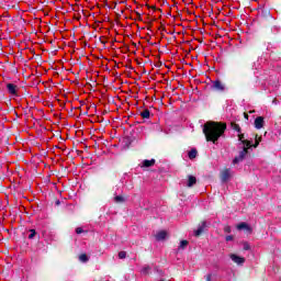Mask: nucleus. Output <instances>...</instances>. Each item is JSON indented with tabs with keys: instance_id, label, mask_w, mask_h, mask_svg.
<instances>
[{
	"instance_id": "1",
	"label": "nucleus",
	"mask_w": 281,
	"mask_h": 281,
	"mask_svg": "<svg viewBox=\"0 0 281 281\" xmlns=\"http://www.w3.org/2000/svg\"><path fill=\"white\" fill-rule=\"evenodd\" d=\"M225 131H227V124L225 123L210 121L203 126V133L206 142H213L214 144L218 142V138L225 135Z\"/></svg>"
},
{
	"instance_id": "2",
	"label": "nucleus",
	"mask_w": 281,
	"mask_h": 281,
	"mask_svg": "<svg viewBox=\"0 0 281 281\" xmlns=\"http://www.w3.org/2000/svg\"><path fill=\"white\" fill-rule=\"evenodd\" d=\"M249 148L251 147L243 146V149L239 151V155L233 159V164L235 166L236 164H240V161H243L247 157Z\"/></svg>"
},
{
	"instance_id": "3",
	"label": "nucleus",
	"mask_w": 281,
	"mask_h": 281,
	"mask_svg": "<svg viewBox=\"0 0 281 281\" xmlns=\"http://www.w3.org/2000/svg\"><path fill=\"white\" fill-rule=\"evenodd\" d=\"M212 89L215 91H225V85L221 80H215L212 82Z\"/></svg>"
},
{
	"instance_id": "4",
	"label": "nucleus",
	"mask_w": 281,
	"mask_h": 281,
	"mask_svg": "<svg viewBox=\"0 0 281 281\" xmlns=\"http://www.w3.org/2000/svg\"><path fill=\"white\" fill-rule=\"evenodd\" d=\"M156 164V160L155 158L148 160V159H145L143 160L140 164H139V167L140 168H153V166H155Z\"/></svg>"
},
{
	"instance_id": "5",
	"label": "nucleus",
	"mask_w": 281,
	"mask_h": 281,
	"mask_svg": "<svg viewBox=\"0 0 281 281\" xmlns=\"http://www.w3.org/2000/svg\"><path fill=\"white\" fill-rule=\"evenodd\" d=\"M229 177H232V170L231 169H225L221 173V179L223 183H227L229 181Z\"/></svg>"
},
{
	"instance_id": "6",
	"label": "nucleus",
	"mask_w": 281,
	"mask_h": 281,
	"mask_svg": "<svg viewBox=\"0 0 281 281\" xmlns=\"http://www.w3.org/2000/svg\"><path fill=\"white\" fill-rule=\"evenodd\" d=\"M7 90L11 95H16V92L19 91V87L14 83H8Z\"/></svg>"
},
{
	"instance_id": "7",
	"label": "nucleus",
	"mask_w": 281,
	"mask_h": 281,
	"mask_svg": "<svg viewBox=\"0 0 281 281\" xmlns=\"http://www.w3.org/2000/svg\"><path fill=\"white\" fill-rule=\"evenodd\" d=\"M207 227V224L205 222H202L199 226L198 229L194 232V236H201L203 232H205V228Z\"/></svg>"
},
{
	"instance_id": "8",
	"label": "nucleus",
	"mask_w": 281,
	"mask_h": 281,
	"mask_svg": "<svg viewBox=\"0 0 281 281\" xmlns=\"http://www.w3.org/2000/svg\"><path fill=\"white\" fill-rule=\"evenodd\" d=\"M237 229L239 232H241V229H245L246 232H248L249 234H251V226H249V224L241 222L237 225Z\"/></svg>"
},
{
	"instance_id": "9",
	"label": "nucleus",
	"mask_w": 281,
	"mask_h": 281,
	"mask_svg": "<svg viewBox=\"0 0 281 281\" xmlns=\"http://www.w3.org/2000/svg\"><path fill=\"white\" fill-rule=\"evenodd\" d=\"M231 260H233V262H236V265H244L245 263V258L234 255H231Z\"/></svg>"
},
{
	"instance_id": "10",
	"label": "nucleus",
	"mask_w": 281,
	"mask_h": 281,
	"mask_svg": "<svg viewBox=\"0 0 281 281\" xmlns=\"http://www.w3.org/2000/svg\"><path fill=\"white\" fill-rule=\"evenodd\" d=\"M265 126V117L262 116H258L256 120H255V128H262Z\"/></svg>"
},
{
	"instance_id": "11",
	"label": "nucleus",
	"mask_w": 281,
	"mask_h": 281,
	"mask_svg": "<svg viewBox=\"0 0 281 281\" xmlns=\"http://www.w3.org/2000/svg\"><path fill=\"white\" fill-rule=\"evenodd\" d=\"M238 139L244 144V146H247V148H251V143L247 139H245V134H238Z\"/></svg>"
},
{
	"instance_id": "12",
	"label": "nucleus",
	"mask_w": 281,
	"mask_h": 281,
	"mask_svg": "<svg viewBox=\"0 0 281 281\" xmlns=\"http://www.w3.org/2000/svg\"><path fill=\"white\" fill-rule=\"evenodd\" d=\"M196 184V177L194 176H189L188 177V188H192V186H195Z\"/></svg>"
},
{
	"instance_id": "13",
	"label": "nucleus",
	"mask_w": 281,
	"mask_h": 281,
	"mask_svg": "<svg viewBox=\"0 0 281 281\" xmlns=\"http://www.w3.org/2000/svg\"><path fill=\"white\" fill-rule=\"evenodd\" d=\"M168 234L165 231H160L156 234V240H166Z\"/></svg>"
},
{
	"instance_id": "14",
	"label": "nucleus",
	"mask_w": 281,
	"mask_h": 281,
	"mask_svg": "<svg viewBox=\"0 0 281 281\" xmlns=\"http://www.w3.org/2000/svg\"><path fill=\"white\" fill-rule=\"evenodd\" d=\"M140 117H143V120H150V110L145 109L140 112Z\"/></svg>"
},
{
	"instance_id": "15",
	"label": "nucleus",
	"mask_w": 281,
	"mask_h": 281,
	"mask_svg": "<svg viewBox=\"0 0 281 281\" xmlns=\"http://www.w3.org/2000/svg\"><path fill=\"white\" fill-rule=\"evenodd\" d=\"M140 273L143 276H148V273H150V266H144L140 270Z\"/></svg>"
},
{
	"instance_id": "16",
	"label": "nucleus",
	"mask_w": 281,
	"mask_h": 281,
	"mask_svg": "<svg viewBox=\"0 0 281 281\" xmlns=\"http://www.w3.org/2000/svg\"><path fill=\"white\" fill-rule=\"evenodd\" d=\"M188 155L189 159H196L198 151L196 149H191Z\"/></svg>"
},
{
	"instance_id": "17",
	"label": "nucleus",
	"mask_w": 281,
	"mask_h": 281,
	"mask_svg": "<svg viewBox=\"0 0 281 281\" xmlns=\"http://www.w3.org/2000/svg\"><path fill=\"white\" fill-rule=\"evenodd\" d=\"M114 201H115V203H124V201H126V200L122 195H116L114 198Z\"/></svg>"
},
{
	"instance_id": "18",
	"label": "nucleus",
	"mask_w": 281,
	"mask_h": 281,
	"mask_svg": "<svg viewBox=\"0 0 281 281\" xmlns=\"http://www.w3.org/2000/svg\"><path fill=\"white\" fill-rule=\"evenodd\" d=\"M80 262H89V257L85 254L79 256Z\"/></svg>"
},
{
	"instance_id": "19",
	"label": "nucleus",
	"mask_w": 281,
	"mask_h": 281,
	"mask_svg": "<svg viewBox=\"0 0 281 281\" xmlns=\"http://www.w3.org/2000/svg\"><path fill=\"white\" fill-rule=\"evenodd\" d=\"M233 131H236L237 133H240V125L236 124V123H232L231 124Z\"/></svg>"
},
{
	"instance_id": "20",
	"label": "nucleus",
	"mask_w": 281,
	"mask_h": 281,
	"mask_svg": "<svg viewBox=\"0 0 281 281\" xmlns=\"http://www.w3.org/2000/svg\"><path fill=\"white\" fill-rule=\"evenodd\" d=\"M188 245H189L188 240H181L179 248L183 249L184 247H188Z\"/></svg>"
},
{
	"instance_id": "21",
	"label": "nucleus",
	"mask_w": 281,
	"mask_h": 281,
	"mask_svg": "<svg viewBox=\"0 0 281 281\" xmlns=\"http://www.w3.org/2000/svg\"><path fill=\"white\" fill-rule=\"evenodd\" d=\"M260 142H262V137L256 138L254 148H258V146L260 145Z\"/></svg>"
},
{
	"instance_id": "22",
	"label": "nucleus",
	"mask_w": 281,
	"mask_h": 281,
	"mask_svg": "<svg viewBox=\"0 0 281 281\" xmlns=\"http://www.w3.org/2000/svg\"><path fill=\"white\" fill-rule=\"evenodd\" d=\"M30 235H29V238L30 240H32V238H34V236H36V231L35 229H30Z\"/></svg>"
},
{
	"instance_id": "23",
	"label": "nucleus",
	"mask_w": 281,
	"mask_h": 281,
	"mask_svg": "<svg viewBox=\"0 0 281 281\" xmlns=\"http://www.w3.org/2000/svg\"><path fill=\"white\" fill-rule=\"evenodd\" d=\"M244 250L245 251H249V249H251V246H249V243H247V241H244Z\"/></svg>"
},
{
	"instance_id": "24",
	"label": "nucleus",
	"mask_w": 281,
	"mask_h": 281,
	"mask_svg": "<svg viewBox=\"0 0 281 281\" xmlns=\"http://www.w3.org/2000/svg\"><path fill=\"white\" fill-rule=\"evenodd\" d=\"M119 258H120L121 260H124V258H126V251H120V252H119Z\"/></svg>"
},
{
	"instance_id": "25",
	"label": "nucleus",
	"mask_w": 281,
	"mask_h": 281,
	"mask_svg": "<svg viewBox=\"0 0 281 281\" xmlns=\"http://www.w3.org/2000/svg\"><path fill=\"white\" fill-rule=\"evenodd\" d=\"M224 232H225V234H232V227L231 226H225Z\"/></svg>"
},
{
	"instance_id": "26",
	"label": "nucleus",
	"mask_w": 281,
	"mask_h": 281,
	"mask_svg": "<svg viewBox=\"0 0 281 281\" xmlns=\"http://www.w3.org/2000/svg\"><path fill=\"white\" fill-rule=\"evenodd\" d=\"M225 240H226V243H231L232 240H234V236L227 235Z\"/></svg>"
},
{
	"instance_id": "27",
	"label": "nucleus",
	"mask_w": 281,
	"mask_h": 281,
	"mask_svg": "<svg viewBox=\"0 0 281 281\" xmlns=\"http://www.w3.org/2000/svg\"><path fill=\"white\" fill-rule=\"evenodd\" d=\"M83 232H85V229H82V227L76 228V234H82Z\"/></svg>"
},
{
	"instance_id": "28",
	"label": "nucleus",
	"mask_w": 281,
	"mask_h": 281,
	"mask_svg": "<svg viewBox=\"0 0 281 281\" xmlns=\"http://www.w3.org/2000/svg\"><path fill=\"white\" fill-rule=\"evenodd\" d=\"M206 280H207V281H211V280H212V276L209 274L207 278H206Z\"/></svg>"
},
{
	"instance_id": "29",
	"label": "nucleus",
	"mask_w": 281,
	"mask_h": 281,
	"mask_svg": "<svg viewBox=\"0 0 281 281\" xmlns=\"http://www.w3.org/2000/svg\"><path fill=\"white\" fill-rule=\"evenodd\" d=\"M244 115H245L246 119L249 117V115L247 113H245Z\"/></svg>"
},
{
	"instance_id": "30",
	"label": "nucleus",
	"mask_w": 281,
	"mask_h": 281,
	"mask_svg": "<svg viewBox=\"0 0 281 281\" xmlns=\"http://www.w3.org/2000/svg\"><path fill=\"white\" fill-rule=\"evenodd\" d=\"M160 281H166V280L161 279Z\"/></svg>"
}]
</instances>
